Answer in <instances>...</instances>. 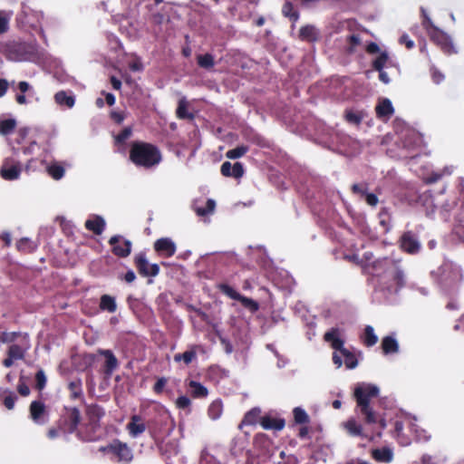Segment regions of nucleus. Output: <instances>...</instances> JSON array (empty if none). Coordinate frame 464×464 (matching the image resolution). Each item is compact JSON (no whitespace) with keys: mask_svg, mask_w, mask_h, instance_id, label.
Wrapping results in <instances>:
<instances>
[{"mask_svg":"<svg viewBox=\"0 0 464 464\" xmlns=\"http://www.w3.org/2000/svg\"><path fill=\"white\" fill-rule=\"evenodd\" d=\"M378 395L379 388L373 384H360L355 387L353 392L356 407L363 417V421L369 425L377 424L379 430L376 435L381 437L382 431L387 427L386 420L376 412L370 404L371 400L378 397Z\"/></svg>","mask_w":464,"mask_h":464,"instance_id":"1","label":"nucleus"},{"mask_svg":"<svg viewBox=\"0 0 464 464\" xmlns=\"http://www.w3.org/2000/svg\"><path fill=\"white\" fill-rule=\"evenodd\" d=\"M129 158L136 167L150 169L161 161L162 155L156 145L136 140L130 144Z\"/></svg>","mask_w":464,"mask_h":464,"instance_id":"2","label":"nucleus"},{"mask_svg":"<svg viewBox=\"0 0 464 464\" xmlns=\"http://www.w3.org/2000/svg\"><path fill=\"white\" fill-rule=\"evenodd\" d=\"M420 12L421 25L430 40L438 45L444 53L448 55L456 53L457 51L450 36L433 24L424 8H421Z\"/></svg>","mask_w":464,"mask_h":464,"instance_id":"3","label":"nucleus"},{"mask_svg":"<svg viewBox=\"0 0 464 464\" xmlns=\"http://www.w3.org/2000/svg\"><path fill=\"white\" fill-rule=\"evenodd\" d=\"M324 340L331 344V347L335 351L340 352L343 356L344 364L347 369H354L358 361L355 354L343 347L344 341L340 337V330L337 327H333L324 334Z\"/></svg>","mask_w":464,"mask_h":464,"instance_id":"4","label":"nucleus"},{"mask_svg":"<svg viewBox=\"0 0 464 464\" xmlns=\"http://www.w3.org/2000/svg\"><path fill=\"white\" fill-rule=\"evenodd\" d=\"M32 46L16 41H9L0 45V53L9 61H26L33 54Z\"/></svg>","mask_w":464,"mask_h":464,"instance_id":"5","label":"nucleus"},{"mask_svg":"<svg viewBox=\"0 0 464 464\" xmlns=\"http://www.w3.org/2000/svg\"><path fill=\"white\" fill-rule=\"evenodd\" d=\"M82 416L78 408L64 407L56 421V425L63 433L72 434L78 431Z\"/></svg>","mask_w":464,"mask_h":464,"instance_id":"6","label":"nucleus"},{"mask_svg":"<svg viewBox=\"0 0 464 464\" xmlns=\"http://www.w3.org/2000/svg\"><path fill=\"white\" fill-rule=\"evenodd\" d=\"M383 278L387 279V291L398 293L406 285V276L398 261L393 260L385 273Z\"/></svg>","mask_w":464,"mask_h":464,"instance_id":"7","label":"nucleus"},{"mask_svg":"<svg viewBox=\"0 0 464 464\" xmlns=\"http://www.w3.org/2000/svg\"><path fill=\"white\" fill-rule=\"evenodd\" d=\"M393 259L383 257L372 260V254L370 252H365L363 254V258L362 260L363 268L371 275L374 276L383 277L385 273L390 266V263H392Z\"/></svg>","mask_w":464,"mask_h":464,"instance_id":"8","label":"nucleus"},{"mask_svg":"<svg viewBox=\"0 0 464 464\" xmlns=\"http://www.w3.org/2000/svg\"><path fill=\"white\" fill-rule=\"evenodd\" d=\"M101 450L112 454L118 462L130 463L133 459L131 449L127 443L119 440H114L106 447H102Z\"/></svg>","mask_w":464,"mask_h":464,"instance_id":"9","label":"nucleus"},{"mask_svg":"<svg viewBox=\"0 0 464 464\" xmlns=\"http://www.w3.org/2000/svg\"><path fill=\"white\" fill-rule=\"evenodd\" d=\"M22 172V164L13 158L4 160L0 168V176L5 180H15Z\"/></svg>","mask_w":464,"mask_h":464,"instance_id":"10","label":"nucleus"},{"mask_svg":"<svg viewBox=\"0 0 464 464\" xmlns=\"http://www.w3.org/2000/svg\"><path fill=\"white\" fill-rule=\"evenodd\" d=\"M134 264L139 272L142 276H156L160 273V266L158 264L150 265L145 253H139L134 257Z\"/></svg>","mask_w":464,"mask_h":464,"instance_id":"11","label":"nucleus"},{"mask_svg":"<svg viewBox=\"0 0 464 464\" xmlns=\"http://www.w3.org/2000/svg\"><path fill=\"white\" fill-rule=\"evenodd\" d=\"M31 420L38 425H44L49 420V412L45 404L41 401H33L29 406Z\"/></svg>","mask_w":464,"mask_h":464,"instance_id":"12","label":"nucleus"},{"mask_svg":"<svg viewBox=\"0 0 464 464\" xmlns=\"http://www.w3.org/2000/svg\"><path fill=\"white\" fill-rule=\"evenodd\" d=\"M31 348V342L28 334L22 335V338L18 342L10 344L7 349V355L16 360H24L26 353Z\"/></svg>","mask_w":464,"mask_h":464,"instance_id":"13","label":"nucleus"},{"mask_svg":"<svg viewBox=\"0 0 464 464\" xmlns=\"http://www.w3.org/2000/svg\"><path fill=\"white\" fill-rule=\"evenodd\" d=\"M111 246V252L118 257H127L131 252V242L128 239H122L120 235H114L109 239Z\"/></svg>","mask_w":464,"mask_h":464,"instance_id":"14","label":"nucleus"},{"mask_svg":"<svg viewBox=\"0 0 464 464\" xmlns=\"http://www.w3.org/2000/svg\"><path fill=\"white\" fill-rule=\"evenodd\" d=\"M369 185L366 182L354 183L351 187V191L353 195L363 198L370 207H376L379 203V198L374 193L368 192Z\"/></svg>","mask_w":464,"mask_h":464,"instance_id":"15","label":"nucleus"},{"mask_svg":"<svg viewBox=\"0 0 464 464\" xmlns=\"http://www.w3.org/2000/svg\"><path fill=\"white\" fill-rule=\"evenodd\" d=\"M101 423L87 421L84 426L77 431V436L83 441H96L101 437Z\"/></svg>","mask_w":464,"mask_h":464,"instance_id":"16","label":"nucleus"},{"mask_svg":"<svg viewBox=\"0 0 464 464\" xmlns=\"http://www.w3.org/2000/svg\"><path fill=\"white\" fill-rule=\"evenodd\" d=\"M154 250L166 258L175 255L177 247L175 243L169 237H161L154 242Z\"/></svg>","mask_w":464,"mask_h":464,"instance_id":"17","label":"nucleus"},{"mask_svg":"<svg viewBox=\"0 0 464 464\" xmlns=\"http://www.w3.org/2000/svg\"><path fill=\"white\" fill-rule=\"evenodd\" d=\"M401 248L408 254H417L420 249V244L415 235L411 232H405L401 237Z\"/></svg>","mask_w":464,"mask_h":464,"instance_id":"18","label":"nucleus"},{"mask_svg":"<svg viewBox=\"0 0 464 464\" xmlns=\"http://www.w3.org/2000/svg\"><path fill=\"white\" fill-rule=\"evenodd\" d=\"M98 353L104 357L105 362L103 364V372L107 376H111L113 372L119 367V361L111 350L99 349Z\"/></svg>","mask_w":464,"mask_h":464,"instance_id":"19","label":"nucleus"},{"mask_svg":"<svg viewBox=\"0 0 464 464\" xmlns=\"http://www.w3.org/2000/svg\"><path fill=\"white\" fill-rule=\"evenodd\" d=\"M105 226V220L101 216H93V218L87 219L84 224L87 230L92 231L97 236L102 234Z\"/></svg>","mask_w":464,"mask_h":464,"instance_id":"20","label":"nucleus"},{"mask_svg":"<svg viewBox=\"0 0 464 464\" xmlns=\"http://www.w3.org/2000/svg\"><path fill=\"white\" fill-rule=\"evenodd\" d=\"M127 430L131 437L136 438L146 430V425L140 415H133L127 424Z\"/></svg>","mask_w":464,"mask_h":464,"instance_id":"21","label":"nucleus"},{"mask_svg":"<svg viewBox=\"0 0 464 464\" xmlns=\"http://www.w3.org/2000/svg\"><path fill=\"white\" fill-rule=\"evenodd\" d=\"M87 421L100 423L102 418L105 415L103 408L98 404H91L86 407Z\"/></svg>","mask_w":464,"mask_h":464,"instance_id":"22","label":"nucleus"},{"mask_svg":"<svg viewBox=\"0 0 464 464\" xmlns=\"http://www.w3.org/2000/svg\"><path fill=\"white\" fill-rule=\"evenodd\" d=\"M285 424L284 419L273 418L268 415L262 417L260 420V425L265 430H281L284 429Z\"/></svg>","mask_w":464,"mask_h":464,"instance_id":"23","label":"nucleus"},{"mask_svg":"<svg viewBox=\"0 0 464 464\" xmlns=\"http://www.w3.org/2000/svg\"><path fill=\"white\" fill-rule=\"evenodd\" d=\"M372 457L377 462L390 463L393 459V452L390 448L382 447L372 450Z\"/></svg>","mask_w":464,"mask_h":464,"instance_id":"24","label":"nucleus"},{"mask_svg":"<svg viewBox=\"0 0 464 464\" xmlns=\"http://www.w3.org/2000/svg\"><path fill=\"white\" fill-rule=\"evenodd\" d=\"M188 387L189 388L191 397L194 399H203L208 395V388L197 381H189Z\"/></svg>","mask_w":464,"mask_h":464,"instance_id":"25","label":"nucleus"},{"mask_svg":"<svg viewBox=\"0 0 464 464\" xmlns=\"http://www.w3.org/2000/svg\"><path fill=\"white\" fill-rule=\"evenodd\" d=\"M260 414H261V411L259 408L251 409L245 414L238 428L242 429L243 426L256 425L258 421L260 422V420L262 418L260 416Z\"/></svg>","mask_w":464,"mask_h":464,"instance_id":"26","label":"nucleus"},{"mask_svg":"<svg viewBox=\"0 0 464 464\" xmlns=\"http://www.w3.org/2000/svg\"><path fill=\"white\" fill-rule=\"evenodd\" d=\"M188 107V103L187 100L185 98L179 99L176 110V115L179 120L193 121L195 119V114L193 112H189Z\"/></svg>","mask_w":464,"mask_h":464,"instance_id":"27","label":"nucleus"},{"mask_svg":"<svg viewBox=\"0 0 464 464\" xmlns=\"http://www.w3.org/2000/svg\"><path fill=\"white\" fill-rule=\"evenodd\" d=\"M37 247V243L28 237H22L16 242V249L24 254L34 253Z\"/></svg>","mask_w":464,"mask_h":464,"instance_id":"28","label":"nucleus"},{"mask_svg":"<svg viewBox=\"0 0 464 464\" xmlns=\"http://www.w3.org/2000/svg\"><path fill=\"white\" fill-rule=\"evenodd\" d=\"M361 341L366 347H372L378 342V337L374 334V329L371 325H366L363 334L361 335Z\"/></svg>","mask_w":464,"mask_h":464,"instance_id":"29","label":"nucleus"},{"mask_svg":"<svg viewBox=\"0 0 464 464\" xmlns=\"http://www.w3.org/2000/svg\"><path fill=\"white\" fill-rule=\"evenodd\" d=\"M299 38L302 41L314 43L317 41L318 39V34L316 32V29L313 25H305L301 27L299 31Z\"/></svg>","mask_w":464,"mask_h":464,"instance_id":"30","label":"nucleus"},{"mask_svg":"<svg viewBox=\"0 0 464 464\" xmlns=\"http://www.w3.org/2000/svg\"><path fill=\"white\" fill-rule=\"evenodd\" d=\"M345 430L353 437H365L362 432V426L354 419H349L343 423Z\"/></svg>","mask_w":464,"mask_h":464,"instance_id":"31","label":"nucleus"},{"mask_svg":"<svg viewBox=\"0 0 464 464\" xmlns=\"http://www.w3.org/2000/svg\"><path fill=\"white\" fill-rule=\"evenodd\" d=\"M376 114L379 118L382 117H391L394 109L390 100L384 99L382 100L375 108Z\"/></svg>","mask_w":464,"mask_h":464,"instance_id":"32","label":"nucleus"},{"mask_svg":"<svg viewBox=\"0 0 464 464\" xmlns=\"http://www.w3.org/2000/svg\"><path fill=\"white\" fill-rule=\"evenodd\" d=\"M382 350L384 354L395 353L399 351V344L392 336H385L382 340Z\"/></svg>","mask_w":464,"mask_h":464,"instance_id":"33","label":"nucleus"},{"mask_svg":"<svg viewBox=\"0 0 464 464\" xmlns=\"http://www.w3.org/2000/svg\"><path fill=\"white\" fill-rule=\"evenodd\" d=\"M197 63L200 68L207 71H211L215 66V59L214 56L209 53L198 54Z\"/></svg>","mask_w":464,"mask_h":464,"instance_id":"34","label":"nucleus"},{"mask_svg":"<svg viewBox=\"0 0 464 464\" xmlns=\"http://www.w3.org/2000/svg\"><path fill=\"white\" fill-rule=\"evenodd\" d=\"M54 101L57 104L61 106H65L67 108L73 107L75 103V99L72 95H68L66 92L60 91L55 93Z\"/></svg>","mask_w":464,"mask_h":464,"instance_id":"35","label":"nucleus"},{"mask_svg":"<svg viewBox=\"0 0 464 464\" xmlns=\"http://www.w3.org/2000/svg\"><path fill=\"white\" fill-rule=\"evenodd\" d=\"M197 346L194 345L192 349L186 351L182 353H176L174 355V361L176 362H183L186 365L190 364L193 360L197 358V352H196Z\"/></svg>","mask_w":464,"mask_h":464,"instance_id":"36","label":"nucleus"},{"mask_svg":"<svg viewBox=\"0 0 464 464\" xmlns=\"http://www.w3.org/2000/svg\"><path fill=\"white\" fill-rule=\"evenodd\" d=\"M100 309L109 313H114L117 310L115 298L109 295H102L100 300Z\"/></svg>","mask_w":464,"mask_h":464,"instance_id":"37","label":"nucleus"},{"mask_svg":"<svg viewBox=\"0 0 464 464\" xmlns=\"http://www.w3.org/2000/svg\"><path fill=\"white\" fill-rule=\"evenodd\" d=\"M70 397L72 400L79 399L82 395V383L80 378H76L68 383Z\"/></svg>","mask_w":464,"mask_h":464,"instance_id":"38","label":"nucleus"},{"mask_svg":"<svg viewBox=\"0 0 464 464\" xmlns=\"http://www.w3.org/2000/svg\"><path fill=\"white\" fill-rule=\"evenodd\" d=\"M223 412V403L220 400H216L210 403L208 409V417L211 420H218Z\"/></svg>","mask_w":464,"mask_h":464,"instance_id":"39","label":"nucleus"},{"mask_svg":"<svg viewBox=\"0 0 464 464\" xmlns=\"http://www.w3.org/2000/svg\"><path fill=\"white\" fill-rule=\"evenodd\" d=\"M16 127V121L14 119L0 120V135L7 136L11 134Z\"/></svg>","mask_w":464,"mask_h":464,"instance_id":"40","label":"nucleus"},{"mask_svg":"<svg viewBox=\"0 0 464 464\" xmlns=\"http://www.w3.org/2000/svg\"><path fill=\"white\" fill-rule=\"evenodd\" d=\"M293 414H294L295 422L296 424L307 425L310 422L309 415L306 413V411L304 409H302L300 407H295L293 410Z\"/></svg>","mask_w":464,"mask_h":464,"instance_id":"41","label":"nucleus"},{"mask_svg":"<svg viewBox=\"0 0 464 464\" xmlns=\"http://www.w3.org/2000/svg\"><path fill=\"white\" fill-rule=\"evenodd\" d=\"M217 288L224 295H226L227 296L230 297L231 299L233 300H236L237 301L238 298L240 297L241 294H239L238 292H237L233 287H231L230 285H228L227 284H225V283H220L217 285Z\"/></svg>","mask_w":464,"mask_h":464,"instance_id":"42","label":"nucleus"},{"mask_svg":"<svg viewBox=\"0 0 464 464\" xmlns=\"http://www.w3.org/2000/svg\"><path fill=\"white\" fill-rule=\"evenodd\" d=\"M25 333L21 332H4L1 335V342L5 343H14L24 335Z\"/></svg>","mask_w":464,"mask_h":464,"instance_id":"43","label":"nucleus"},{"mask_svg":"<svg viewBox=\"0 0 464 464\" xmlns=\"http://www.w3.org/2000/svg\"><path fill=\"white\" fill-rule=\"evenodd\" d=\"M282 13L293 22H296L299 18L298 12L295 10L293 4L290 2L285 3L282 8Z\"/></svg>","mask_w":464,"mask_h":464,"instance_id":"44","label":"nucleus"},{"mask_svg":"<svg viewBox=\"0 0 464 464\" xmlns=\"http://www.w3.org/2000/svg\"><path fill=\"white\" fill-rule=\"evenodd\" d=\"M237 301L251 313H256L259 309V304L252 298L241 295Z\"/></svg>","mask_w":464,"mask_h":464,"instance_id":"45","label":"nucleus"},{"mask_svg":"<svg viewBox=\"0 0 464 464\" xmlns=\"http://www.w3.org/2000/svg\"><path fill=\"white\" fill-rule=\"evenodd\" d=\"M249 148L246 145L237 146L232 150H229L226 153V157L230 160H236L242 156H244L247 151Z\"/></svg>","mask_w":464,"mask_h":464,"instance_id":"46","label":"nucleus"},{"mask_svg":"<svg viewBox=\"0 0 464 464\" xmlns=\"http://www.w3.org/2000/svg\"><path fill=\"white\" fill-rule=\"evenodd\" d=\"M48 174L54 179L58 180L64 175V168L58 164H52L47 168Z\"/></svg>","mask_w":464,"mask_h":464,"instance_id":"47","label":"nucleus"},{"mask_svg":"<svg viewBox=\"0 0 464 464\" xmlns=\"http://www.w3.org/2000/svg\"><path fill=\"white\" fill-rule=\"evenodd\" d=\"M216 207V203L213 199H208L206 202V206L203 208L198 207L195 210L198 216L205 217L208 214H211Z\"/></svg>","mask_w":464,"mask_h":464,"instance_id":"48","label":"nucleus"},{"mask_svg":"<svg viewBox=\"0 0 464 464\" xmlns=\"http://www.w3.org/2000/svg\"><path fill=\"white\" fill-rule=\"evenodd\" d=\"M5 393H8L5 396L3 400V404L7 410H13L14 408L15 401H17V396L14 392L5 390Z\"/></svg>","mask_w":464,"mask_h":464,"instance_id":"49","label":"nucleus"},{"mask_svg":"<svg viewBox=\"0 0 464 464\" xmlns=\"http://www.w3.org/2000/svg\"><path fill=\"white\" fill-rule=\"evenodd\" d=\"M389 59V56L386 53H382L376 59L372 62V68L375 71H381L383 70V67L385 66L387 61Z\"/></svg>","mask_w":464,"mask_h":464,"instance_id":"50","label":"nucleus"},{"mask_svg":"<svg viewBox=\"0 0 464 464\" xmlns=\"http://www.w3.org/2000/svg\"><path fill=\"white\" fill-rule=\"evenodd\" d=\"M344 118L349 123H353L355 125H359L362 121V115L353 111H346Z\"/></svg>","mask_w":464,"mask_h":464,"instance_id":"51","label":"nucleus"},{"mask_svg":"<svg viewBox=\"0 0 464 464\" xmlns=\"http://www.w3.org/2000/svg\"><path fill=\"white\" fill-rule=\"evenodd\" d=\"M46 376L43 370H39L35 373V389L38 391H42L46 385Z\"/></svg>","mask_w":464,"mask_h":464,"instance_id":"52","label":"nucleus"},{"mask_svg":"<svg viewBox=\"0 0 464 464\" xmlns=\"http://www.w3.org/2000/svg\"><path fill=\"white\" fill-rule=\"evenodd\" d=\"M131 128L130 127H126L124 128L116 137H115V140L118 144H122L124 143L129 138L130 136L131 135Z\"/></svg>","mask_w":464,"mask_h":464,"instance_id":"53","label":"nucleus"},{"mask_svg":"<svg viewBox=\"0 0 464 464\" xmlns=\"http://www.w3.org/2000/svg\"><path fill=\"white\" fill-rule=\"evenodd\" d=\"M9 20L10 17L4 11H0V34L8 31Z\"/></svg>","mask_w":464,"mask_h":464,"instance_id":"54","label":"nucleus"},{"mask_svg":"<svg viewBox=\"0 0 464 464\" xmlns=\"http://www.w3.org/2000/svg\"><path fill=\"white\" fill-rule=\"evenodd\" d=\"M168 383V379L166 377L158 378L157 382L153 385V392L156 394H161L164 391L165 386Z\"/></svg>","mask_w":464,"mask_h":464,"instance_id":"55","label":"nucleus"},{"mask_svg":"<svg viewBox=\"0 0 464 464\" xmlns=\"http://www.w3.org/2000/svg\"><path fill=\"white\" fill-rule=\"evenodd\" d=\"M430 75L436 84H440L445 79L444 74L435 66L430 67Z\"/></svg>","mask_w":464,"mask_h":464,"instance_id":"56","label":"nucleus"},{"mask_svg":"<svg viewBox=\"0 0 464 464\" xmlns=\"http://www.w3.org/2000/svg\"><path fill=\"white\" fill-rule=\"evenodd\" d=\"M191 405V401L188 397L182 395L178 397L176 400V406L179 409L186 410L188 409Z\"/></svg>","mask_w":464,"mask_h":464,"instance_id":"57","label":"nucleus"},{"mask_svg":"<svg viewBox=\"0 0 464 464\" xmlns=\"http://www.w3.org/2000/svg\"><path fill=\"white\" fill-rule=\"evenodd\" d=\"M17 392L23 396L26 397L30 394V388L28 385L23 381V377H20L18 384H17Z\"/></svg>","mask_w":464,"mask_h":464,"instance_id":"58","label":"nucleus"},{"mask_svg":"<svg viewBox=\"0 0 464 464\" xmlns=\"http://www.w3.org/2000/svg\"><path fill=\"white\" fill-rule=\"evenodd\" d=\"M231 177L235 179H239L244 175V167L242 163L236 162L233 164L232 172L230 173Z\"/></svg>","mask_w":464,"mask_h":464,"instance_id":"59","label":"nucleus"},{"mask_svg":"<svg viewBox=\"0 0 464 464\" xmlns=\"http://www.w3.org/2000/svg\"><path fill=\"white\" fill-rule=\"evenodd\" d=\"M349 51L353 52L355 47L361 44V38L358 34H352L348 37Z\"/></svg>","mask_w":464,"mask_h":464,"instance_id":"60","label":"nucleus"},{"mask_svg":"<svg viewBox=\"0 0 464 464\" xmlns=\"http://www.w3.org/2000/svg\"><path fill=\"white\" fill-rule=\"evenodd\" d=\"M233 165L229 161H225L222 163L220 168V172L225 177H231Z\"/></svg>","mask_w":464,"mask_h":464,"instance_id":"61","label":"nucleus"},{"mask_svg":"<svg viewBox=\"0 0 464 464\" xmlns=\"http://www.w3.org/2000/svg\"><path fill=\"white\" fill-rule=\"evenodd\" d=\"M399 43L404 44L409 50L414 47V42L407 34H402L399 39Z\"/></svg>","mask_w":464,"mask_h":464,"instance_id":"62","label":"nucleus"},{"mask_svg":"<svg viewBox=\"0 0 464 464\" xmlns=\"http://www.w3.org/2000/svg\"><path fill=\"white\" fill-rule=\"evenodd\" d=\"M110 115H111V119L117 124H121L124 121V118H125L124 113L121 111H112Z\"/></svg>","mask_w":464,"mask_h":464,"instance_id":"63","label":"nucleus"},{"mask_svg":"<svg viewBox=\"0 0 464 464\" xmlns=\"http://www.w3.org/2000/svg\"><path fill=\"white\" fill-rule=\"evenodd\" d=\"M18 90L20 91L21 93H26V92H30V91L33 90V87L25 81H22L18 83V86H17Z\"/></svg>","mask_w":464,"mask_h":464,"instance_id":"64","label":"nucleus"}]
</instances>
